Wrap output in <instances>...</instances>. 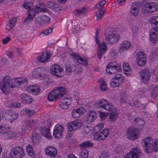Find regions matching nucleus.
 <instances>
[{
  "label": "nucleus",
  "mask_w": 158,
  "mask_h": 158,
  "mask_svg": "<svg viewBox=\"0 0 158 158\" xmlns=\"http://www.w3.org/2000/svg\"><path fill=\"white\" fill-rule=\"evenodd\" d=\"M27 81V78L23 80L20 78L10 79L9 77L6 76L3 77L0 82V89L4 93L7 94L11 89L21 84L26 83Z\"/></svg>",
  "instance_id": "1"
},
{
  "label": "nucleus",
  "mask_w": 158,
  "mask_h": 158,
  "mask_svg": "<svg viewBox=\"0 0 158 158\" xmlns=\"http://www.w3.org/2000/svg\"><path fill=\"white\" fill-rule=\"evenodd\" d=\"M95 105L97 107L103 108L110 112L108 118L109 122L114 123L116 121L119 113L117 108L111 102L105 99H100L96 102Z\"/></svg>",
  "instance_id": "2"
},
{
  "label": "nucleus",
  "mask_w": 158,
  "mask_h": 158,
  "mask_svg": "<svg viewBox=\"0 0 158 158\" xmlns=\"http://www.w3.org/2000/svg\"><path fill=\"white\" fill-rule=\"evenodd\" d=\"M147 152H150L153 150L156 151L158 150V140L156 139L153 142L150 137L145 138L142 141Z\"/></svg>",
  "instance_id": "3"
},
{
  "label": "nucleus",
  "mask_w": 158,
  "mask_h": 158,
  "mask_svg": "<svg viewBox=\"0 0 158 158\" xmlns=\"http://www.w3.org/2000/svg\"><path fill=\"white\" fill-rule=\"evenodd\" d=\"M99 33V30H97L96 31L95 35V42L98 44L99 48L97 51V56L99 59H101L102 55L105 53V52L107 50V47L106 44L104 42H99L98 39V35Z\"/></svg>",
  "instance_id": "4"
},
{
  "label": "nucleus",
  "mask_w": 158,
  "mask_h": 158,
  "mask_svg": "<svg viewBox=\"0 0 158 158\" xmlns=\"http://www.w3.org/2000/svg\"><path fill=\"white\" fill-rule=\"evenodd\" d=\"M139 133L137 128L131 126L127 129L126 134L128 139L131 140H135L139 137Z\"/></svg>",
  "instance_id": "5"
},
{
  "label": "nucleus",
  "mask_w": 158,
  "mask_h": 158,
  "mask_svg": "<svg viewBox=\"0 0 158 158\" xmlns=\"http://www.w3.org/2000/svg\"><path fill=\"white\" fill-rule=\"evenodd\" d=\"M24 152L22 147H16L12 149L8 158H21L24 155Z\"/></svg>",
  "instance_id": "6"
},
{
  "label": "nucleus",
  "mask_w": 158,
  "mask_h": 158,
  "mask_svg": "<svg viewBox=\"0 0 158 158\" xmlns=\"http://www.w3.org/2000/svg\"><path fill=\"white\" fill-rule=\"evenodd\" d=\"M82 124L81 120L77 119L69 123L67 125L68 129L69 131H73L81 128Z\"/></svg>",
  "instance_id": "7"
},
{
  "label": "nucleus",
  "mask_w": 158,
  "mask_h": 158,
  "mask_svg": "<svg viewBox=\"0 0 158 158\" xmlns=\"http://www.w3.org/2000/svg\"><path fill=\"white\" fill-rule=\"evenodd\" d=\"M128 119L131 122L135 124L139 129H142L143 128L145 122L143 119L132 115L128 116Z\"/></svg>",
  "instance_id": "8"
},
{
  "label": "nucleus",
  "mask_w": 158,
  "mask_h": 158,
  "mask_svg": "<svg viewBox=\"0 0 158 158\" xmlns=\"http://www.w3.org/2000/svg\"><path fill=\"white\" fill-rule=\"evenodd\" d=\"M50 72L52 75L58 77H61L63 73V70L61 66L58 64H55L52 66Z\"/></svg>",
  "instance_id": "9"
},
{
  "label": "nucleus",
  "mask_w": 158,
  "mask_h": 158,
  "mask_svg": "<svg viewBox=\"0 0 158 158\" xmlns=\"http://www.w3.org/2000/svg\"><path fill=\"white\" fill-rule=\"evenodd\" d=\"M71 56L74 60H77L79 63L81 65L85 66L88 65V60L85 57H82L75 53H71Z\"/></svg>",
  "instance_id": "10"
},
{
  "label": "nucleus",
  "mask_w": 158,
  "mask_h": 158,
  "mask_svg": "<svg viewBox=\"0 0 158 158\" xmlns=\"http://www.w3.org/2000/svg\"><path fill=\"white\" fill-rule=\"evenodd\" d=\"M119 39V35L113 33L106 35L105 40L106 42L111 44L116 43Z\"/></svg>",
  "instance_id": "11"
},
{
  "label": "nucleus",
  "mask_w": 158,
  "mask_h": 158,
  "mask_svg": "<svg viewBox=\"0 0 158 158\" xmlns=\"http://www.w3.org/2000/svg\"><path fill=\"white\" fill-rule=\"evenodd\" d=\"M141 154L140 149L138 147L132 148L126 156L125 158H138Z\"/></svg>",
  "instance_id": "12"
},
{
  "label": "nucleus",
  "mask_w": 158,
  "mask_h": 158,
  "mask_svg": "<svg viewBox=\"0 0 158 158\" xmlns=\"http://www.w3.org/2000/svg\"><path fill=\"white\" fill-rule=\"evenodd\" d=\"M109 130L107 129H105L103 131L95 133L94 135V138L99 141L104 140L109 135Z\"/></svg>",
  "instance_id": "13"
},
{
  "label": "nucleus",
  "mask_w": 158,
  "mask_h": 158,
  "mask_svg": "<svg viewBox=\"0 0 158 158\" xmlns=\"http://www.w3.org/2000/svg\"><path fill=\"white\" fill-rule=\"evenodd\" d=\"M64 128L62 126L59 124H56L55 127L53 130V134L54 137L60 139L62 136Z\"/></svg>",
  "instance_id": "14"
},
{
  "label": "nucleus",
  "mask_w": 158,
  "mask_h": 158,
  "mask_svg": "<svg viewBox=\"0 0 158 158\" xmlns=\"http://www.w3.org/2000/svg\"><path fill=\"white\" fill-rule=\"evenodd\" d=\"M150 40L153 44L156 43L158 38V30L155 27L152 28L150 31Z\"/></svg>",
  "instance_id": "15"
},
{
  "label": "nucleus",
  "mask_w": 158,
  "mask_h": 158,
  "mask_svg": "<svg viewBox=\"0 0 158 158\" xmlns=\"http://www.w3.org/2000/svg\"><path fill=\"white\" fill-rule=\"evenodd\" d=\"M139 74L141 78L143 81H148L150 80L151 73L149 69H143L140 72Z\"/></svg>",
  "instance_id": "16"
},
{
  "label": "nucleus",
  "mask_w": 158,
  "mask_h": 158,
  "mask_svg": "<svg viewBox=\"0 0 158 158\" xmlns=\"http://www.w3.org/2000/svg\"><path fill=\"white\" fill-rule=\"evenodd\" d=\"M45 151L46 154L47 155L53 158L56 156L57 153V149L52 146L47 147Z\"/></svg>",
  "instance_id": "17"
},
{
  "label": "nucleus",
  "mask_w": 158,
  "mask_h": 158,
  "mask_svg": "<svg viewBox=\"0 0 158 158\" xmlns=\"http://www.w3.org/2000/svg\"><path fill=\"white\" fill-rule=\"evenodd\" d=\"M131 43L130 42L125 40L122 42L120 45L118 50V51L120 53L125 51L128 49L131 46Z\"/></svg>",
  "instance_id": "18"
},
{
  "label": "nucleus",
  "mask_w": 158,
  "mask_h": 158,
  "mask_svg": "<svg viewBox=\"0 0 158 158\" xmlns=\"http://www.w3.org/2000/svg\"><path fill=\"white\" fill-rule=\"evenodd\" d=\"M53 91L58 98H61L66 93L65 88L63 87H59L55 89Z\"/></svg>",
  "instance_id": "19"
},
{
  "label": "nucleus",
  "mask_w": 158,
  "mask_h": 158,
  "mask_svg": "<svg viewBox=\"0 0 158 158\" xmlns=\"http://www.w3.org/2000/svg\"><path fill=\"white\" fill-rule=\"evenodd\" d=\"M144 6L146 9L157 10L158 9V5L155 2H151L148 3L147 2L144 1L143 2Z\"/></svg>",
  "instance_id": "20"
},
{
  "label": "nucleus",
  "mask_w": 158,
  "mask_h": 158,
  "mask_svg": "<svg viewBox=\"0 0 158 158\" xmlns=\"http://www.w3.org/2000/svg\"><path fill=\"white\" fill-rule=\"evenodd\" d=\"M51 56V54L49 52H45L39 56L38 60L41 62L44 63L49 59Z\"/></svg>",
  "instance_id": "21"
},
{
  "label": "nucleus",
  "mask_w": 158,
  "mask_h": 158,
  "mask_svg": "<svg viewBox=\"0 0 158 158\" xmlns=\"http://www.w3.org/2000/svg\"><path fill=\"white\" fill-rule=\"evenodd\" d=\"M84 113L85 110L84 109L80 108L73 110L72 113V115L73 118H79Z\"/></svg>",
  "instance_id": "22"
},
{
  "label": "nucleus",
  "mask_w": 158,
  "mask_h": 158,
  "mask_svg": "<svg viewBox=\"0 0 158 158\" xmlns=\"http://www.w3.org/2000/svg\"><path fill=\"white\" fill-rule=\"evenodd\" d=\"M41 137L38 133H33L32 134L31 139L34 145L39 143Z\"/></svg>",
  "instance_id": "23"
},
{
  "label": "nucleus",
  "mask_w": 158,
  "mask_h": 158,
  "mask_svg": "<svg viewBox=\"0 0 158 158\" xmlns=\"http://www.w3.org/2000/svg\"><path fill=\"white\" fill-rule=\"evenodd\" d=\"M40 133L42 135L48 139H51L52 136L50 133L49 129L46 128H42L40 130Z\"/></svg>",
  "instance_id": "24"
},
{
  "label": "nucleus",
  "mask_w": 158,
  "mask_h": 158,
  "mask_svg": "<svg viewBox=\"0 0 158 158\" xmlns=\"http://www.w3.org/2000/svg\"><path fill=\"white\" fill-rule=\"evenodd\" d=\"M42 69L41 68H38L33 70L32 72V77L36 78L42 77L41 73Z\"/></svg>",
  "instance_id": "25"
},
{
  "label": "nucleus",
  "mask_w": 158,
  "mask_h": 158,
  "mask_svg": "<svg viewBox=\"0 0 158 158\" xmlns=\"http://www.w3.org/2000/svg\"><path fill=\"white\" fill-rule=\"evenodd\" d=\"M8 116V118H8L9 121L10 123H12L13 120H15L17 118L18 115L17 112L12 110L9 112Z\"/></svg>",
  "instance_id": "26"
},
{
  "label": "nucleus",
  "mask_w": 158,
  "mask_h": 158,
  "mask_svg": "<svg viewBox=\"0 0 158 158\" xmlns=\"http://www.w3.org/2000/svg\"><path fill=\"white\" fill-rule=\"evenodd\" d=\"M30 91L34 95H37L40 94V89L38 85H31L29 87Z\"/></svg>",
  "instance_id": "27"
},
{
  "label": "nucleus",
  "mask_w": 158,
  "mask_h": 158,
  "mask_svg": "<svg viewBox=\"0 0 158 158\" xmlns=\"http://www.w3.org/2000/svg\"><path fill=\"white\" fill-rule=\"evenodd\" d=\"M33 5L34 2L31 0H29L24 2L23 6L27 10H33Z\"/></svg>",
  "instance_id": "28"
},
{
  "label": "nucleus",
  "mask_w": 158,
  "mask_h": 158,
  "mask_svg": "<svg viewBox=\"0 0 158 158\" xmlns=\"http://www.w3.org/2000/svg\"><path fill=\"white\" fill-rule=\"evenodd\" d=\"M97 114L94 111H90L87 114V120L91 122L96 118Z\"/></svg>",
  "instance_id": "29"
},
{
  "label": "nucleus",
  "mask_w": 158,
  "mask_h": 158,
  "mask_svg": "<svg viewBox=\"0 0 158 158\" xmlns=\"http://www.w3.org/2000/svg\"><path fill=\"white\" fill-rule=\"evenodd\" d=\"M16 22V19L13 18L10 21L9 23H7L6 26V29L9 30L14 28Z\"/></svg>",
  "instance_id": "30"
},
{
  "label": "nucleus",
  "mask_w": 158,
  "mask_h": 158,
  "mask_svg": "<svg viewBox=\"0 0 158 158\" xmlns=\"http://www.w3.org/2000/svg\"><path fill=\"white\" fill-rule=\"evenodd\" d=\"M6 139H9L17 137V134L14 132L9 131V130L4 134Z\"/></svg>",
  "instance_id": "31"
},
{
  "label": "nucleus",
  "mask_w": 158,
  "mask_h": 158,
  "mask_svg": "<svg viewBox=\"0 0 158 158\" xmlns=\"http://www.w3.org/2000/svg\"><path fill=\"white\" fill-rule=\"evenodd\" d=\"M149 22L152 25H155V27H156L157 29L158 30V16L150 18Z\"/></svg>",
  "instance_id": "32"
},
{
  "label": "nucleus",
  "mask_w": 158,
  "mask_h": 158,
  "mask_svg": "<svg viewBox=\"0 0 158 158\" xmlns=\"http://www.w3.org/2000/svg\"><path fill=\"white\" fill-rule=\"evenodd\" d=\"M98 81L100 83V89L102 91H107L108 89L106 83L103 80L100 79Z\"/></svg>",
  "instance_id": "33"
},
{
  "label": "nucleus",
  "mask_w": 158,
  "mask_h": 158,
  "mask_svg": "<svg viewBox=\"0 0 158 158\" xmlns=\"http://www.w3.org/2000/svg\"><path fill=\"white\" fill-rule=\"evenodd\" d=\"M52 31V29L51 28H48L47 29L43 30L40 34V36L43 37L44 35H49Z\"/></svg>",
  "instance_id": "34"
},
{
  "label": "nucleus",
  "mask_w": 158,
  "mask_h": 158,
  "mask_svg": "<svg viewBox=\"0 0 158 158\" xmlns=\"http://www.w3.org/2000/svg\"><path fill=\"white\" fill-rule=\"evenodd\" d=\"M123 70L126 74H128L131 71V69L130 68L128 63L126 62L123 64Z\"/></svg>",
  "instance_id": "35"
},
{
  "label": "nucleus",
  "mask_w": 158,
  "mask_h": 158,
  "mask_svg": "<svg viewBox=\"0 0 158 158\" xmlns=\"http://www.w3.org/2000/svg\"><path fill=\"white\" fill-rule=\"evenodd\" d=\"M48 100L49 101H52L55 100L56 98H57L56 96V95L53 91H52L50 93H49L48 95Z\"/></svg>",
  "instance_id": "36"
},
{
  "label": "nucleus",
  "mask_w": 158,
  "mask_h": 158,
  "mask_svg": "<svg viewBox=\"0 0 158 158\" xmlns=\"http://www.w3.org/2000/svg\"><path fill=\"white\" fill-rule=\"evenodd\" d=\"M41 21L44 25H47L49 24L51 20L48 16L44 15L42 16Z\"/></svg>",
  "instance_id": "37"
},
{
  "label": "nucleus",
  "mask_w": 158,
  "mask_h": 158,
  "mask_svg": "<svg viewBox=\"0 0 158 158\" xmlns=\"http://www.w3.org/2000/svg\"><path fill=\"white\" fill-rule=\"evenodd\" d=\"M73 67L74 64L70 65L69 64L66 63L65 64V71L69 73L73 72L75 70Z\"/></svg>",
  "instance_id": "38"
},
{
  "label": "nucleus",
  "mask_w": 158,
  "mask_h": 158,
  "mask_svg": "<svg viewBox=\"0 0 158 158\" xmlns=\"http://www.w3.org/2000/svg\"><path fill=\"white\" fill-rule=\"evenodd\" d=\"M118 69V68L115 67L107 66L106 71L108 74H113L115 73Z\"/></svg>",
  "instance_id": "39"
},
{
  "label": "nucleus",
  "mask_w": 158,
  "mask_h": 158,
  "mask_svg": "<svg viewBox=\"0 0 158 158\" xmlns=\"http://www.w3.org/2000/svg\"><path fill=\"white\" fill-rule=\"evenodd\" d=\"M117 81L121 84L124 81V77L121 74H116L114 77H113Z\"/></svg>",
  "instance_id": "40"
},
{
  "label": "nucleus",
  "mask_w": 158,
  "mask_h": 158,
  "mask_svg": "<svg viewBox=\"0 0 158 158\" xmlns=\"http://www.w3.org/2000/svg\"><path fill=\"white\" fill-rule=\"evenodd\" d=\"M104 125L103 123H99L98 125L95 126L94 128V130L96 132L95 133H99L101 131V130L103 128Z\"/></svg>",
  "instance_id": "41"
},
{
  "label": "nucleus",
  "mask_w": 158,
  "mask_h": 158,
  "mask_svg": "<svg viewBox=\"0 0 158 158\" xmlns=\"http://www.w3.org/2000/svg\"><path fill=\"white\" fill-rule=\"evenodd\" d=\"M0 129L4 135L10 130V128L8 125L2 124L0 126Z\"/></svg>",
  "instance_id": "42"
},
{
  "label": "nucleus",
  "mask_w": 158,
  "mask_h": 158,
  "mask_svg": "<svg viewBox=\"0 0 158 158\" xmlns=\"http://www.w3.org/2000/svg\"><path fill=\"white\" fill-rule=\"evenodd\" d=\"M105 13L104 10H98L96 13L97 19L101 20L102 18Z\"/></svg>",
  "instance_id": "43"
},
{
  "label": "nucleus",
  "mask_w": 158,
  "mask_h": 158,
  "mask_svg": "<svg viewBox=\"0 0 158 158\" xmlns=\"http://www.w3.org/2000/svg\"><path fill=\"white\" fill-rule=\"evenodd\" d=\"M106 2L105 1H103L100 2L95 6V9L98 10H101L106 4Z\"/></svg>",
  "instance_id": "44"
},
{
  "label": "nucleus",
  "mask_w": 158,
  "mask_h": 158,
  "mask_svg": "<svg viewBox=\"0 0 158 158\" xmlns=\"http://www.w3.org/2000/svg\"><path fill=\"white\" fill-rule=\"evenodd\" d=\"M27 151L28 155L31 156H34V152L31 145H28L27 146Z\"/></svg>",
  "instance_id": "45"
},
{
  "label": "nucleus",
  "mask_w": 158,
  "mask_h": 158,
  "mask_svg": "<svg viewBox=\"0 0 158 158\" xmlns=\"http://www.w3.org/2000/svg\"><path fill=\"white\" fill-rule=\"evenodd\" d=\"M121 84L119 83L114 78H112L110 81V86L113 87H117Z\"/></svg>",
  "instance_id": "46"
},
{
  "label": "nucleus",
  "mask_w": 158,
  "mask_h": 158,
  "mask_svg": "<svg viewBox=\"0 0 158 158\" xmlns=\"http://www.w3.org/2000/svg\"><path fill=\"white\" fill-rule=\"evenodd\" d=\"M35 9L36 10H46V8L44 3H40L36 5Z\"/></svg>",
  "instance_id": "47"
},
{
  "label": "nucleus",
  "mask_w": 158,
  "mask_h": 158,
  "mask_svg": "<svg viewBox=\"0 0 158 158\" xmlns=\"http://www.w3.org/2000/svg\"><path fill=\"white\" fill-rule=\"evenodd\" d=\"M107 66L110 67H114L118 68V69H121V65L118 64L117 62L115 61L110 62L107 65Z\"/></svg>",
  "instance_id": "48"
},
{
  "label": "nucleus",
  "mask_w": 158,
  "mask_h": 158,
  "mask_svg": "<svg viewBox=\"0 0 158 158\" xmlns=\"http://www.w3.org/2000/svg\"><path fill=\"white\" fill-rule=\"evenodd\" d=\"M133 104L135 105L136 106L141 108V109H144L145 107L144 105H143L140 103L137 100H133Z\"/></svg>",
  "instance_id": "49"
},
{
  "label": "nucleus",
  "mask_w": 158,
  "mask_h": 158,
  "mask_svg": "<svg viewBox=\"0 0 158 158\" xmlns=\"http://www.w3.org/2000/svg\"><path fill=\"white\" fill-rule=\"evenodd\" d=\"M75 70L73 71L75 72L76 73L79 74L81 73L82 70V68L81 66L79 65L76 64L74 65V67Z\"/></svg>",
  "instance_id": "50"
},
{
  "label": "nucleus",
  "mask_w": 158,
  "mask_h": 158,
  "mask_svg": "<svg viewBox=\"0 0 158 158\" xmlns=\"http://www.w3.org/2000/svg\"><path fill=\"white\" fill-rule=\"evenodd\" d=\"M36 12L35 10H28L27 14L31 19H33L36 15Z\"/></svg>",
  "instance_id": "51"
},
{
  "label": "nucleus",
  "mask_w": 158,
  "mask_h": 158,
  "mask_svg": "<svg viewBox=\"0 0 158 158\" xmlns=\"http://www.w3.org/2000/svg\"><path fill=\"white\" fill-rule=\"evenodd\" d=\"M132 32L133 35L136 36L139 32V28L136 26H133L131 27Z\"/></svg>",
  "instance_id": "52"
},
{
  "label": "nucleus",
  "mask_w": 158,
  "mask_h": 158,
  "mask_svg": "<svg viewBox=\"0 0 158 158\" xmlns=\"http://www.w3.org/2000/svg\"><path fill=\"white\" fill-rule=\"evenodd\" d=\"M137 59H143L146 58V56L145 53L142 51L139 52L137 54Z\"/></svg>",
  "instance_id": "53"
},
{
  "label": "nucleus",
  "mask_w": 158,
  "mask_h": 158,
  "mask_svg": "<svg viewBox=\"0 0 158 158\" xmlns=\"http://www.w3.org/2000/svg\"><path fill=\"white\" fill-rule=\"evenodd\" d=\"M71 100L69 98L65 97L61 99L60 102L62 103V104L70 105L71 103Z\"/></svg>",
  "instance_id": "54"
},
{
  "label": "nucleus",
  "mask_w": 158,
  "mask_h": 158,
  "mask_svg": "<svg viewBox=\"0 0 158 158\" xmlns=\"http://www.w3.org/2000/svg\"><path fill=\"white\" fill-rule=\"evenodd\" d=\"M80 155L81 158H87L88 156L87 150L85 149L82 150Z\"/></svg>",
  "instance_id": "55"
},
{
  "label": "nucleus",
  "mask_w": 158,
  "mask_h": 158,
  "mask_svg": "<svg viewBox=\"0 0 158 158\" xmlns=\"http://www.w3.org/2000/svg\"><path fill=\"white\" fill-rule=\"evenodd\" d=\"M93 145L92 143H91L90 141H85L82 143L80 145V147H88L91 146H92Z\"/></svg>",
  "instance_id": "56"
},
{
  "label": "nucleus",
  "mask_w": 158,
  "mask_h": 158,
  "mask_svg": "<svg viewBox=\"0 0 158 158\" xmlns=\"http://www.w3.org/2000/svg\"><path fill=\"white\" fill-rule=\"evenodd\" d=\"M79 27L78 26L75 25H72L71 31L74 34L78 31Z\"/></svg>",
  "instance_id": "57"
},
{
  "label": "nucleus",
  "mask_w": 158,
  "mask_h": 158,
  "mask_svg": "<svg viewBox=\"0 0 158 158\" xmlns=\"http://www.w3.org/2000/svg\"><path fill=\"white\" fill-rule=\"evenodd\" d=\"M137 63L139 66H143L145 65L146 63V58L137 60Z\"/></svg>",
  "instance_id": "58"
},
{
  "label": "nucleus",
  "mask_w": 158,
  "mask_h": 158,
  "mask_svg": "<svg viewBox=\"0 0 158 158\" xmlns=\"http://www.w3.org/2000/svg\"><path fill=\"white\" fill-rule=\"evenodd\" d=\"M85 10H74L73 12L74 15L77 16H79L80 15L85 14Z\"/></svg>",
  "instance_id": "59"
},
{
  "label": "nucleus",
  "mask_w": 158,
  "mask_h": 158,
  "mask_svg": "<svg viewBox=\"0 0 158 158\" xmlns=\"http://www.w3.org/2000/svg\"><path fill=\"white\" fill-rule=\"evenodd\" d=\"M127 100V99L126 94H123L121 95L120 99V102L122 103H125L126 102Z\"/></svg>",
  "instance_id": "60"
},
{
  "label": "nucleus",
  "mask_w": 158,
  "mask_h": 158,
  "mask_svg": "<svg viewBox=\"0 0 158 158\" xmlns=\"http://www.w3.org/2000/svg\"><path fill=\"white\" fill-rule=\"evenodd\" d=\"M25 111L26 113L30 116H32L34 115V111L33 110H31L28 109H26Z\"/></svg>",
  "instance_id": "61"
},
{
  "label": "nucleus",
  "mask_w": 158,
  "mask_h": 158,
  "mask_svg": "<svg viewBox=\"0 0 158 158\" xmlns=\"http://www.w3.org/2000/svg\"><path fill=\"white\" fill-rule=\"evenodd\" d=\"M139 5L135 2L133 3L131 6V10H136L139 9Z\"/></svg>",
  "instance_id": "62"
},
{
  "label": "nucleus",
  "mask_w": 158,
  "mask_h": 158,
  "mask_svg": "<svg viewBox=\"0 0 158 158\" xmlns=\"http://www.w3.org/2000/svg\"><path fill=\"white\" fill-rule=\"evenodd\" d=\"M158 95V94L156 93L154 91H152L150 94V96L151 98H152L154 99H156Z\"/></svg>",
  "instance_id": "63"
},
{
  "label": "nucleus",
  "mask_w": 158,
  "mask_h": 158,
  "mask_svg": "<svg viewBox=\"0 0 158 158\" xmlns=\"http://www.w3.org/2000/svg\"><path fill=\"white\" fill-rule=\"evenodd\" d=\"M10 106L11 107L19 108L20 106V104L17 102H14L10 104Z\"/></svg>",
  "instance_id": "64"
}]
</instances>
